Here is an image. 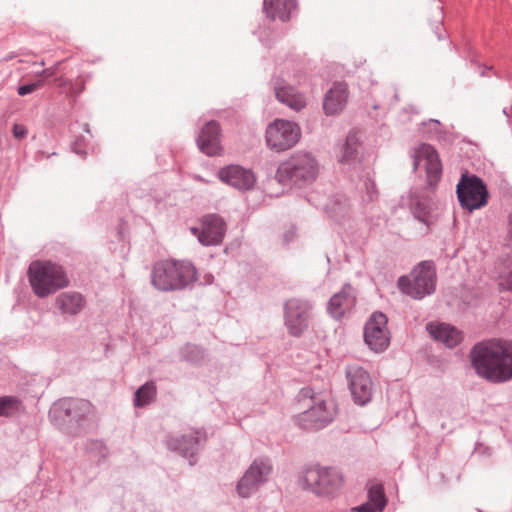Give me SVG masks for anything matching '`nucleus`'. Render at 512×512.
I'll return each instance as SVG.
<instances>
[{"mask_svg": "<svg viewBox=\"0 0 512 512\" xmlns=\"http://www.w3.org/2000/svg\"><path fill=\"white\" fill-rule=\"evenodd\" d=\"M476 373L492 382L504 383L512 379V343L503 340L476 344L470 353Z\"/></svg>", "mask_w": 512, "mask_h": 512, "instance_id": "nucleus-1", "label": "nucleus"}, {"mask_svg": "<svg viewBox=\"0 0 512 512\" xmlns=\"http://www.w3.org/2000/svg\"><path fill=\"white\" fill-rule=\"evenodd\" d=\"M197 281V270L189 261L166 259L153 265L151 283L159 291L183 290Z\"/></svg>", "mask_w": 512, "mask_h": 512, "instance_id": "nucleus-2", "label": "nucleus"}, {"mask_svg": "<svg viewBox=\"0 0 512 512\" xmlns=\"http://www.w3.org/2000/svg\"><path fill=\"white\" fill-rule=\"evenodd\" d=\"M297 400L303 411L296 416L298 425L307 431L320 430L329 425L335 417L334 406L327 402L310 387L302 388Z\"/></svg>", "mask_w": 512, "mask_h": 512, "instance_id": "nucleus-3", "label": "nucleus"}, {"mask_svg": "<svg viewBox=\"0 0 512 512\" xmlns=\"http://www.w3.org/2000/svg\"><path fill=\"white\" fill-rule=\"evenodd\" d=\"M319 174V163L310 152L297 151L282 161L276 178L282 185L302 187L314 182Z\"/></svg>", "mask_w": 512, "mask_h": 512, "instance_id": "nucleus-4", "label": "nucleus"}, {"mask_svg": "<svg viewBox=\"0 0 512 512\" xmlns=\"http://www.w3.org/2000/svg\"><path fill=\"white\" fill-rule=\"evenodd\" d=\"M28 279L34 294L48 297L69 285L64 268L51 261H34L28 268Z\"/></svg>", "mask_w": 512, "mask_h": 512, "instance_id": "nucleus-5", "label": "nucleus"}, {"mask_svg": "<svg viewBox=\"0 0 512 512\" xmlns=\"http://www.w3.org/2000/svg\"><path fill=\"white\" fill-rule=\"evenodd\" d=\"M436 284V266L431 260L417 263L410 275H401L397 280L399 291L415 300H422L432 295L436 290Z\"/></svg>", "mask_w": 512, "mask_h": 512, "instance_id": "nucleus-6", "label": "nucleus"}, {"mask_svg": "<svg viewBox=\"0 0 512 512\" xmlns=\"http://www.w3.org/2000/svg\"><path fill=\"white\" fill-rule=\"evenodd\" d=\"M299 483L304 490L317 496L333 498L342 488L343 476L335 468L317 465L305 469Z\"/></svg>", "mask_w": 512, "mask_h": 512, "instance_id": "nucleus-7", "label": "nucleus"}, {"mask_svg": "<svg viewBox=\"0 0 512 512\" xmlns=\"http://www.w3.org/2000/svg\"><path fill=\"white\" fill-rule=\"evenodd\" d=\"M93 411L89 400L64 397L56 400L50 410L49 417L58 426L65 424L80 425Z\"/></svg>", "mask_w": 512, "mask_h": 512, "instance_id": "nucleus-8", "label": "nucleus"}, {"mask_svg": "<svg viewBox=\"0 0 512 512\" xmlns=\"http://www.w3.org/2000/svg\"><path fill=\"white\" fill-rule=\"evenodd\" d=\"M456 193L460 206L469 212L484 207L489 200L487 186L476 174H462Z\"/></svg>", "mask_w": 512, "mask_h": 512, "instance_id": "nucleus-9", "label": "nucleus"}, {"mask_svg": "<svg viewBox=\"0 0 512 512\" xmlns=\"http://www.w3.org/2000/svg\"><path fill=\"white\" fill-rule=\"evenodd\" d=\"M301 137V130L297 123L276 119L266 128L265 139L267 146L276 151L283 152L294 147Z\"/></svg>", "mask_w": 512, "mask_h": 512, "instance_id": "nucleus-10", "label": "nucleus"}, {"mask_svg": "<svg viewBox=\"0 0 512 512\" xmlns=\"http://www.w3.org/2000/svg\"><path fill=\"white\" fill-rule=\"evenodd\" d=\"M273 469L271 460L267 457H258L252 461L238 480L236 491L239 497L248 498L264 484Z\"/></svg>", "mask_w": 512, "mask_h": 512, "instance_id": "nucleus-11", "label": "nucleus"}, {"mask_svg": "<svg viewBox=\"0 0 512 512\" xmlns=\"http://www.w3.org/2000/svg\"><path fill=\"white\" fill-rule=\"evenodd\" d=\"M284 325L293 337H301L309 327L312 305L308 300L291 298L284 303Z\"/></svg>", "mask_w": 512, "mask_h": 512, "instance_id": "nucleus-12", "label": "nucleus"}, {"mask_svg": "<svg viewBox=\"0 0 512 512\" xmlns=\"http://www.w3.org/2000/svg\"><path fill=\"white\" fill-rule=\"evenodd\" d=\"M207 440L206 432L203 429H190L186 434L169 435L165 444L168 450L179 453L188 459L190 466L197 462V455L200 446Z\"/></svg>", "mask_w": 512, "mask_h": 512, "instance_id": "nucleus-13", "label": "nucleus"}, {"mask_svg": "<svg viewBox=\"0 0 512 512\" xmlns=\"http://www.w3.org/2000/svg\"><path fill=\"white\" fill-rule=\"evenodd\" d=\"M346 378L353 402L358 406L370 403L374 384L368 371L358 365H349L346 368Z\"/></svg>", "mask_w": 512, "mask_h": 512, "instance_id": "nucleus-14", "label": "nucleus"}, {"mask_svg": "<svg viewBox=\"0 0 512 512\" xmlns=\"http://www.w3.org/2000/svg\"><path fill=\"white\" fill-rule=\"evenodd\" d=\"M227 230L225 220L212 213L201 218V227H191V233L203 246H217L223 242Z\"/></svg>", "mask_w": 512, "mask_h": 512, "instance_id": "nucleus-15", "label": "nucleus"}, {"mask_svg": "<svg viewBox=\"0 0 512 512\" xmlns=\"http://www.w3.org/2000/svg\"><path fill=\"white\" fill-rule=\"evenodd\" d=\"M388 318L382 312H374L364 327V341L375 352L384 351L390 343Z\"/></svg>", "mask_w": 512, "mask_h": 512, "instance_id": "nucleus-16", "label": "nucleus"}, {"mask_svg": "<svg viewBox=\"0 0 512 512\" xmlns=\"http://www.w3.org/2000/svg\"><path fill=\"white\" fill-rule=\"evenodd\" d=\"M413 169L423 166L426 171L428 185L435 187L442 177V163L438 152L429 144H421L413 154Z\"/></svg>", "mask_w": 512, "mask_h": 512, "instance_id": "nucleus-17", "label": "nucleus"}, {"mask_svg": "<svg viewBox=\"0 0 512 512\" xmlns=\"http://www.w3.org/2000/svg\"><path fill=\"white\" fill-rule=\"evenodd\" d=\"M217 177L224 184L240 192L252 190L257 182L254 171L239 164H230L221 167L217 171Z\"/></svg>", "mask_w": 512, "mask_h": 512, "instance_id": "nucleus-18", "label": "nucleus"}, {"mask_svg": "<svg viewBox=\"0 0 512 512\" xmlns=\"http://www.w3.org/2000/svg\"><path fill=\"white\" fill-rule=\"evenodd\" d=\"M199 150L207 156L221 154V128L217 121L210 120L200 130L196 139Z\"/></svg>", "mask_w": 512, "mask_h": 512, "instance_id": "nucleus-19", "label": "nucleus"}, {"mask_svg": "<svg viewBox=\"0 0 512 512\" xmlns=\"http://www.w3.org/2000/svg\"><path fill=\"white\" fill-rule=\"evenodd\" d=\"M349 92L345 82H334L323 98V110L327 116L339 114L347 104Z\"/></svg>", "mask_w": 512, "mask_h": 512, "instance_id": "nucleus-20", "label": "nucleus"}, {"mask_svg": "<svg viewBox=\"0 0 512 512\" xmlns=\"http://www.w3.org/2000/svg\"><path fill=\"white\" fill-rule=\"evenodd\" d=\"M355 303L354 289L345 283L339 292L331 296L327 303V312L336 320H340L347 309Z\"/></svg>", "mask_w": 512, "mask_h": 512, "instance_id": "nucleus-21", "label": "nucleus"}, {"mask_svg": "<svg viewBox=\"0 0 512 512\" xmlns=\"http://www.w3.org/2000/svg\"><path fill=\"white\" fill-rule=\"evenodd\" d=\"M55 306L63 315L76 316L86 306V299L76 291L62 292L56 297Z\"/></svg>", "mask_w": 512, "mask_h": 512, "instance_id": "nucleus-22", "label": "nucleus"}, {"mask_svg": "<svg viewBox=\"0 0 512 512\" xmlns=\"http://www.w3.org/2000/svg\"><path fill=\"white\" fill-rule=\"evenodd\" d=\"M427 331L435 340L442 342L448 348L456 347L462 340L461 332L446 323H430L427 325Z\"/></svg>", "mask_w": 512, "mask_h": 512, "instance_id": "nucleus-23", "label": "nucleus"}, {"mask_svg": "<svg viewBox=\"0 0 512 512\" xmlns=\"http://www.w3.org/2000/svg\"><path fill=\"white\" fill-rule=\"evenodd\" d=\"M296 8L297 0H263V10L272 20L288 21Z\"/></svg>", "mask_w": 512, "mask_h": 512, "instance_id": "nucleus-24", "label": "nucleus"}, {"mask_svg": "<svg viewBox=\"0 0 512 512\" xmlns=\"http://www.w3.org/2000/svg\"><path fill=\"white\" fill-rule=\"evenodd\" d=\"M275 96L281 103L288 107L299 111L305 107L304 98L295 92V89L290 85H281L277 82L274 86Z\"/></svg>", "mask_w": 512, "mask_h": 512, "instance_id": "nucleus-25", "label": "nucleus"}, {"mask_svg": "<svg viewBox=\"0 0 512 512\" xmlns=\"http://www.w3.org/2000/svg\"><path fill=\"white\" fill-rule=\"evenodd\" d=\"M359 147L360 142L355 133L350 132L342 146V154L339 157V162L342 165H355L359 160Z\"/></svg>", "mask_w": 512, "mask_h": 512, "instance_id": "nucleus-26", "label": "nucleus"}, {"mask_svg": "<svg viewBox=\"0 0 512 512\" xmlns=\"http://www.w3.org/2000/svg\"><path fill=\"white\" fill-rule=\"evenodd\" d=\"M350 207L349 200L345 195L336 194L330 199L325 209L331 218L340 221L349 213Z\"/></svg>", "mask_w": 512, "mask_h": 512, "instance_id": "nucleus-27", "label": "nucleus"}, {"mask_svg": "<svg viewBox=\"0 0 512 512\" xmlns=\"http://www.w3.org/2000/svg\"><path fill=\"white\" fill-rule=\"evenodd\" d=\"M411 210L414 217L420 222L429 225L431 213V199L426 196H415L411 201Z\"/></svg>", "mask_w": 512, "mask_h": 512, "instance_id": "nucleus-28", "label": "nucleus"}, {"mask_svg": "<svg viewBox=\"0 0 512 512\" xmlns=\"http://www.w3.org/2000/svg\"><path fill=\"white\" fill-rule=\"evenodd\" d=\"M23 409V403L18 397L0 396V417H13Z\"/></svg>", "mask_w": 512, "mask_h": 512, "instance_id": "nucleus-29", "label": "nucleus"}, {"mask_svg": "<svg viewBox=\"0 0 512 512\" xmlns=\"http://www.w3.org/2000/svg\"><path fill=\"white\" fill-rule=\"evenodd\" d=\"M156 397V386L154 382L149 381L139 387L134 395V405L144 407L150 404Z\"/></svg>", "mask_w": 512, "mask_h": 512, "instance_id": "nucleus-30", "label": "nucleus"}, {"mask_svg": "<svg viewBox=\"0 0 512 512\" xmlns=\"http://www.w3.org/2000/svg\"><path fill=\"white\" fill-rule=\"evenodd\" d=\"M181 360L191 364H197L204 358V350L195 344L187 343L179 351Z\"/></svg>", "mask_w": 512, "mask_h": 512, "instance_id": "nucleus-31", "label": "nucleus"}, {"mask_svg": "<svg viewBox=\"0 0 512 512\" xmlns=\"http://www.w3.org/2000/svg\"><path fill=\"white\" fill-rule=\"evenodd\" d=\"M360 182L359 190L361 192H365V196H363L364 202H371L378 198V190L376 188L374 176L370 172L363 175Z\"/></svg>", "mask_w": 512, "mask_h": 512, "instance_id": "nucleus-32", "label": "nucleus"}, {"mask_svg": "<svg viewBox=\"0 0 512 512\" xmlns=\"http://www.w3.org/2000/svg\"><path fill=\"white\" fill-rule=\"evenodd\" d=\"M368 501L375 508L376 511L382 512L387 504V499L384 493V488L381 484L371 486L367 492Z\"/></svg>", "mask_w": 512, "mask_h": 512, "instance_id": "nucleus-33", "label": "nucleus"}, {"mask_svg": "<svg viewBox=\"0 0 512 512\" xmlns=\"http://www.w3.org/2000/svg\"><path fill=\"white\" fill-rule=\"evenodd\" d=\"M441 122L437 119H429L422 122V131L427 138H438Z\"/></svg>", "mask_w": 512, "mask_h": 512, "instance_id": "nucleus-34", "label": "nucleus"}, {"mask_svg": "<svg viewBox=\"0 0 512 512\" xmlns=\"http://www.w3.org/2000/svg\"><path fill=\"white\" fill-rule=\"evenodd\" d=\"M41 84H42V82L38 81L35 83H28V84L19 86L17 89V93L19 96H26V95L32 93L33 91H35L37 88H39L41 86Z\"/></svg>", "mask_w": 512, "mask_h": 512, "instance_id": "nucleus-35", "label": "nucleus"}, {"mask_svg": "<svg viewBox=\"0 0 512 512\" xmlns=\"http://www.w3.org/2000/svg\"><path fill=\"white\" fill-rule=\"evenodd\" d=\"M12 133L16 139H23L27 136L28 130L24 125L15 123L12 128Z\"/></svg>", "mask_w": 512, "mask_h": 512, "instance_id": "nucleus-36", "label": "nucleus"}, {"mask_svg": "<svg viewBox=\"0 0 512 512\" xmlns=\"http://www.w3.org/2000/svg\"><path fill=\"white\" fill-rule=\"evenodd\" d=\"M84 141L80 138L76 139L72 144H71V150L72 152L80 155L81 157H85L86 155V152L85 150L83 149V146H84Z\"/></svg>", "mask_w": 512, "mask_h": 512, "instance_id": "nucleus-37", "label": "nucleus"}, {"mask_svg": "<svg viewBox=\"0 0 512 512\" xmlns=\"http://www.w3.org/2000/svg\"><path fill=\"white\" fill-rule=\"evenodd\" d=\"M353 512H380L369 502H365L357 507L352 508Z\"/></svg>", "mask_w": 512, "mask_h": 512, "instance_id": "nucleus-38", "label": "nucleus"}, {"mask_svg": "<svg viewBox=\"0 0 512 512\" xmlns=\"http://www.w3.org/2000/svg\"><path fill=\"white\" fill-rule=\"evenodd\" d=\"M296 237V231L294 228L289 229L286 231L283 235V241L285 244H289L291 241H293Z\"/></svg>", "mask_w": 512, "mask_h": 512, "instance_id": "nucleus-39", "label": "nucleus"}, {"mask_svg": "<svg viewBox=\"0 0 512 512\" xmlns=\"http://www.w3.org/2000/svg\"><path fill=\"white\" fill-rule=\"evenodd\" d=\"M492 69H493L492 66H484L483 70L481 71V76L482 77L488 76V71H490Z\"/></svg>", "mask_w": 512, "mask_h": 512, "instance_id": "nucleus-40", "label": "nucleus"}, {"mask_svg": "<svg viewBox=\"0 0 512 512\" xmlns=\"http://www.w3.org/2000/svg\"><path fill=\"white\" fill-rule=\"evenodd\" d=\"M508 231H509L510 237L512 238V214L509 217Z\"/></svg>", "mask_w": 512, "mask_h": 512, "instance_id": "nucleus-41", "label": "nucleus"}, {"mask_svg": "<svg viewBox=\"0 0 512 512\" xmlns=\"http://www.w3.org/2000/svg\"><path fill=\"white\" fill-rule=\"evenodd\" d=\"M510 112H511V107H504L503 108V114L506 115L507 117H509Z\"/></svg>", "mask_w": 512, "mask_h": 512, "instance_id": "nucleus-42", "label": "nucleus"}, {"mask_svg": "<svg viewBox=\"0 0 512 512\" xmlns=\"http://www.w3.org/2000/svg\"><path fill=\"white\" fill-rule=\"evenodd\" d=\"M435 33H436V35H437L438 40L443 39V36H442V34H440V33L438 32V29L435 31Z\"/></svg>", "mask_w": 512, "mask_h": 512, "instance_id": "nucleus-43", "label": "nucleus"}, {"mask_svg": "<svg viewBox=\"0 0 512 512\" xmlns=\"http://www.w3.org/2000/svg\"><path fill=\"white\" fill-rule=\"evenodd\" d=\"M84 130H85L86 132H88V133L90 132V130H89V125H88V124H85V125H84Z\"/></svg>", "mask_w": 512, "mask_h": 512, "instance_id": "nucleus-44", "label": "nucleus"}, {"mask_svg": "<svg viewBox=\"0 0 512 512\" xmlns=\"http://www.w3.org/2000/svg\"><path fill=\"white\" fill-rule=\"evenodd\" d=\"M438 9L440 10L441 17L443 18V12H442L443 8L441 6H438Z\"/></svg>", "mask_w": 512, "mask_h": 512, "instance_id": "nucleus-45", "label": "nucleus"}, {"mask_svg": "<svg viewBox=\"0 0 512 512\" xmlns=\"http://www.w3.org/2000/svg\"><path fill=\"white\" fill-rule=\"evenodd\" d=\"M46 73V70H42L38 75H44Z\"/></svg>", "mask_w": 512, "mask_h": 512, "instance_id": "nucleus-46", "label": "nucleus"}, {"mask_svg": "<svg viewBox=\"0 0 512 512\" xmlns=\"http://www.w3.org/2000/svg\"><path fill=\"white\" fill-rule=\"evenodd\" d=\"M10 59H12V56H8L5 58V60H10Z\"/></svg>", "mask_w": 512, "mask_h": 512, "instance_id": "nucleus-47", "label": "nucleus"}, {"mask_svg": "<svg viewBox=\"0 0 512 512\" xmlns=\"http://www.w3.org/2000/svg\"><path fill=\"white\" fill-rule=\"evenodd\" d=\"M96 444H98V445H100V446H102V445H103V443H102V442H96Z\"/></svg>", "mask_w": 512, "mask_h": 512, "instance_id": "nucleus-48", "label": "nucleus"}, {"mask_svg": "<svg viewBox=\"0 0 512 512\" xmlns=\"http://www.w3.org/2000/svg\"><path fill=\"white\" fill-rule=\"evenodd\" d=\"M1 62H2V61L0 60V63H1Z\"/></svg>", "mask_w": 512, "mask_h": 512, "instance_id": "nucleus-49", "label": "nucleus"}]
</instances>
